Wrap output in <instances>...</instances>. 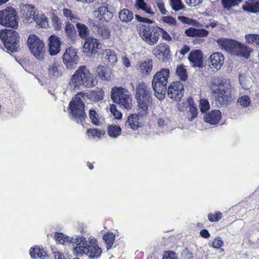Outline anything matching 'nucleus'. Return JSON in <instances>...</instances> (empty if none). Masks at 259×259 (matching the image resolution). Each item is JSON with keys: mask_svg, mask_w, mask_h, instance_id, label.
<instances>
[{"mask_svg": "<svg viewBox=\"0 0 259 259\" xmlns=\"http://www.w3.org/2000/svg\"><path fill=\"white\" fill-rule=\"evenodd\" d=\"M74 246L72 252L74 255L88 256L90 259H97L102 253L101 248L99 246L98 241L94 237H90L88 241L82 236H76L70 240Z\"/></svg>", "mask_w": 259, "mask_h": 259, "instance_id": "nucleus-1", "label": "nucleus"}, {"mask_svg": "<svg viewBox=\"0 0 259 259\" xmlns=\"http://www.w3.org/2000/svg\"><path fill=\"white\" fill-rule=\"evenodd\" d=\"M97 83L94 76L84 66H80L72 76L69 86L73 90L78 89L83 85L87 88H92Z\"/></svg>", "mask_w": 259, "mask_h": 259, "instance_id": "nucleus-2", "label": "nucleus"}, {"mask_svg": "<svg viewBox=\"0 0 259 259\" xmlns=\"http://www.w3.org/2000/svg\"><path fill=\"white\" fill-rule=\"evenodd\" d=\"M111 98L113 102L118 104L122 109L129 110L133 106V96L130 92L124 88L114 87L111 89Z\"/></svg>", "mask_w": 259, "mask_h": 259, "instance_id": "nucleus-3", "label": "nucleus"}, {"mask_svg": "<svg viewBox=\"0 0 259 259\" xmlns=\"http://www.w3.org/2000/svg\"><path fill=\"white\" fill-rule=\"evenodd\" d=\"M150 91V89L144 82L139 83L136 88L135 98L143 114L147 112L149 106L151 104Z\"/></svg>", "mask_w": 259, "mask_h": 259, "instance_id": "nucleus-4", "label": "nucleus"}, {"mask_svg": "<svg viewBox=\"0 0 259 259\" xmlns=\"http://www.w3.org/2000/svg\"><path fill=\"white\" fill-rule=\"evenodd\" d=\"M85 95V94L82 92L78 93L69 104L73 118L77 123L81 124L87 117V115L84 111L83 102Z\"/></svg>", "mask_w": 259, "mask_h": 259, "instance_id": "nucleus-5", "label": "nucleus"}, {"mask_svg": "<svg viewBox=\"0 0 259 259\" xmlns=\"http://www.w3.org/2000/svg\"><path fill=\"white\" fill-rule=\"evenodd\" d=\"M0 25L17 28L18 16L17 12L13 7H8L0 11Z\"/></svg>", "mask_w": 259, "mask_h": 259, "instance_id": "nucleus-6", "label": "nucleus"}, {"mask_svg": "<svg viewBox=\"0 0 259 259\" xmlns=\"http://www.w3.org/2000/svg\"><path fill=\"white\" fill-rule=\"evenodd\" d=\"M27 43L33 55L38 60H42L46 53L43 41L36 35L30 34L28 38Z\"/></svg>", "mask_w": 259, "mask_h": 259, "instance_id": "nucleus-7", "label": "nucleus"}, {"mask_svg": "<svg viewBox=\"0 0 259 259\" xmlns=\"http://www.w3.org/2000/svg\"><path fill=\"white\" fill-rule=\"evenodd\" d=\"M230 88L231 85L228 81L221 82L218 85L212 83L211 89L218 95L217 100L220 104H224L228 100L230 96Z\"/></svg>", "mask_w": 259, "mask_h": 259, "instance_id": "nucleus-8", "label": "nucleus"}, {"mask_svg": "<svg viewBox=\"0 0 259 259\" xmlns=\"http://www.w3.org/2000/svg\"><path fill=\"white\" fill-rule=\"evenodd\" d=\"M159 27L150 26L149 25H142L141 28L140 34L142 38L149 45H153L156 43L158 39L159 34L157 32Z\"/></svg>", "mask_w": 259, "mask_h": 259, "instance_id": "nucleus-9", "label": "nucleus"}, {"mask_svg": "<svg viewBox=\"0 0 259 259\" xmlns=\"http://www.w3.org/2000/svg\"><path fill=\"white\" fill-rule=\"evenodd\" d=\"M76 49L72 47L66 49L63 55V62L68 69H73L77 65L79 57Z\"/></svg>", "mask_w": 259, "mask_h": 259, "instance_id": "nucleus-10", "label": "nucleus"}, {"mask_svg": "<svg viewBox=\"0 0 259 259\" xmlns=\"http://www.w3.org/2000/svg\"><path fill=\"white\" fill-rule=\"evenodd\" d=\"M184 89L183 83L180 81L173 82L167 90V95L174 101H179L184 96Z\"/></svg>", "mask_w": 259, "mask_h": 259, "instance_id": "nucleus-11", "label": "nucleus"}, {"mask_svg": "<svg viewBox=\"0 0 259 259\" xmlns=\"http://www.w3.org/2000/svg\"><path fill=\"white\" fill-rule=\"evenodd\" d=\"M8 38L5 41V47L12 52L17 51L19 47V35L15 30L8 33Z\"/></svg>", "mask_w": 259, "mask_h": 259, "instance_id": "nucleus-12", "label": "nucleus"}, {"mask_svg": "<svg viewBox=\"0 0 259 259\" xmlns=\"http://www.w3.org/2000/svg\"><path fill=\"white\" fill-rule=\"evenodd\" d=\"M21 13L25 23L28 24L33 22L36 14L35 7L30 5H23L21 8Z\"/></svg>", "mask_w": 259, "mask_h": 259, "instance_id": "nucleus-13", "label": "nucleus"}, {"mask_svg": "<svg viewBox=\"0 0 259 259\" xmlns=\"http://www.w3.org/2000/svg\"><path fill=\"white\" fill-rule=\"evenodd\" d=\"M136 68L142 77L148 76L150 74L152 70V61L150 60L140 61L137 62Z\"/></svg>", "mask_w": 259, "mask_h": 259, "instance_id": "nucleus-14", "label": "nucleus"}, {"mask_svg": "<svg viewBox=\"0 0 259 259\" xmlns=\"http://www.w3.org/2000/svg\"><path fill=\"white\" fill-rule=\"evenodd\" d=\"M237 43L234 46L232 53L238 57H243L245 59H248L250 57V53L252 51V49L239 41H237Z\"/></svg>", "mask_w": 259, "mask_h": 259, "instance_id": "nucleus-15", "label": "nucleus"}, {"mask_svg": "<svg viewBox=\"0 0 259 259\" xmlns=\"http://www.w3.org/2000/svg\"><path fill=\"white\" fill-rule=\"evenodd\" d=\"M162 72L158 71L154 76L152 87L155 96L159 100L162 99Z\"/></svg>", "mask_w": 259, "mask_h": 259, "instance_id": "nucleus-16", "label": "nucleus"}, {"mask_svg": "<svg viewBox=\"0 0 259 259\" xmlns=\"http://www.w3.org/2000/svg\"><path fill=\"white\" fill-rule=\"evenodd\" d=\"M100 42L99 40L93 37H88L85 39L83 45V51L91 54L97 53L99 48Z\"/></svg>", "mask_w": 259, "mask_h": 259, "instance_id": "nucleus-17", "label": "nucleus"}, {"mask_svg": "<svg viewBox=\"0 0 259 259\" xmlns=\"http://www.w3.org/2000/svg\"><path fill=\"white\" fill-rule=\"evenodd\" d=\"M49 52L51 55L54 56L60 51L61 39L56 35H51L49 39Z\"/></svg>", "mask_w": 259, "mask_h": 259, "instance_id": "nucleus-18", "label": "nucleus"}, {"mask_svg": "<svg viewBox=\"0 0 259 259\" xmlns=\"http://www.w3.org/2000/svg\"><path fill=\"white\" fill-rule=\"evenodd\" d=\"M209 66L211 68L219 70L224 63V57L221 53L212 54L209 57Z\"/></svg>", "mask_w": 259, "mask_h": 259, "instance_id": "nucleus-19", "label": "nucleus"}, {"mask_svg": "<svg viewBox=\"0 0 259 259\" xmlns=\"http://www.w3.org/2000/svg\"><path fill=\"white\" fill-rule=\"evenodd\" d=\"M140 126V122L139 115L137 114H132L127 117L124 125L122 126V128L126 130H137Z\"/></svg>", "mask_w": 259, "mask_h": 259, "instance_id": "nucleus-20", "label": "nucleus"}, {"mask_svg": "<svg viewBox=\"0 0 259 259\" xmlns=\"http://www.w3.org/2000/svg\"><path fill=\"white\" fill-rule=\"evenodd\" d=\"M218 45L219 46L222 50H225L227 52H232L234 46L237 44V41L233 39H230L226 38L221 37L217 39H214Z\"/></svg>", "mask_w": 259, "mask_h": 259, "instance_id": "nucleus-21", "label": "nucleus"}, {"mask_svg": "<svg viewBox=\"0 0 259 259\" xmlns=\"http://www.w3.org/2000/svg\"><path fill=\"white\" fill-rule=\"evenodd\" d=\"M62 67L59 61L54 60L50 64L48 68L49 75L55 77H58L62 74Z\"/></svg>", "mask_w": 259, "mask_h": 259, "instance_id": "nucleus-22", "label": "nucleus"}, {"mask_svg": "<svg viewBox=\"0 0 259 259\" xmlns=\"http://www.w3.org/2000/svg\"><path fill=\"white\" fill-rule=\"evenodd\" d=\"M189 60L194 67H201L203 63L202 54L199 50H194L190 52Z\"/></svg>", "mask_w": 259, "mask_h": 259, "instance_id": "nucleus-23", "label": "nucleus"}, {"mask_svg": "<svg viewBox=\"0 0 259 259\" xmlns=\"http://www.w3.org/2000/svg\"><path fill=\"white\" fill-rule=\"evenodd\" d=\"M221 118V113L219 110H212L210 113L205 114L203 116V120L205 122L211 125L217 124Z\"/></svg>", "mask_w": 259, "mask_h": 259, "instance_id": "nucleus-24", "label": "nucleus"}, {"mask_svg": "<svg viewBox=\"0 0 259 259\" xmlns=\"http://www.w3.org/2000/svg\"><path fill=\"white\" fill-rule=\"evenodd\" d=\"M95 13H97V17L100 20L104 19L107 22L111 20L113 16V13L109 10L105 5L101 6Z\"/></svg>", "mask_w": 259, "mask_h": 259, "instance_id": "nucleus-25", "label": "nucleus"}, {"mask_svg": "<svg viewBox=\"0 0 259 259\" xmlns=\"http://www.w3.org/2000/svg\"><path fill=\"white\" fill-rule=\"evenodd\" d=\"M64 30L67 38L72 43H75L77 36L76 30L73 25L71 24L69 21L66 22Z\"/></svg>", "mask_w": 259, "mask_h": 259, "instance_id": "nucleus-26", "label": "nucleus"}, {"mask_svg": "<svg viewBox=\"0 0 259 259\" xmlns=\"http://www.w3.org/2000/svg\"><path fill=\"white\" fill-rule=\"evenodd\" d=\"M147 2L148 0H136V7L138 10H142L145 14L153 15L154 13Z\"/></svg>", "mask_w": 259, "mask_h": 259, "instance_id": "nucleus-27", "label": "nucleus"}, {"mask_svg": "<svg viewBox=\"0 0 259 259\" xmlns=\"http://www.w3.org/2000/svg\"><path fill=\"white\" fill-rule=\"evenodd\" d=\"M104 61L110 65H114L117 61L116 53L111 50H106L103 54Z\"/></svg>", "mask_w": 259, "mask_h": 259, "instance_id": "nucleus-28", "label": "nucleus"}, {"mask_svg": "<svg viewBox=\"0 0 259 259\" xmlns=\"http://www.w3.org/2000/svg\"><path fill=\"white\" fill-rule=\"evenodd\" d=\"M240 83L242 88L245 90H249L252 85V78L249 76V74H241L239 76Z\"/></svg>", "mask_w": 259, "mask_h": 259, "instance_id": "nucleus-29", "label": "nucleus"}, {"mask_svg": "<svg viewBox=\"0 0 259 259\" xmlns=\"http://www.w3.org/2000/svg\"><path fill=\"white\" fill-rule=\"evenodd\" d=\"M30 254L31 257L34 258H39L45 259L48 257L47 252L39 247L31 248L30 249Z\"/></svg>", "mask_w": 259, "mask_h": 259, "instance_id": "nucleus-30", "label": "nucleus"}, {"mask_svg": "<svg viewBox=\"0 0 259 259\" xmlns=\"http://www.w3.org/2000/svg\"><path fill=\"white\" fill-rule=\"evenodd\" d=\"M118 16L120 21L123 22L128 23L133 20L134 14L127 9H123L119 11L118 13Z\"/></svg>", "mask_w": 259, "mask_h": 259, "instance_id": "nucleus-31", "label": "nucleus"}, {"mask_svg": "<svg viewBox=\"0 0 259 259\" xmlns=\"http://www.w3.org/2000/svg\"><path fill=\"white\" fill-rule=\"evenodd\" d=\"M105 134V131L100 128H88L86 131V134L89 139L96 138L100 139L104 136Z\"/></svg>", "mask_w": 259, "mask_h": 259, "instance_id": "nucleus-32", "label": "nucleus"}, {"mask_svg": "<svg viewBox=\"0 0 259 259\" xmlns=\"http://www.w3.org/2000/svg\"><path fill=\"white\" fill-rule=\"evenodd\" d=\"M33 21H35L36 25L40 28H47L49 25L48 18L42 13L36 14Z\"/></svg>", "mask_w": 259, "mask_h": 259, "instance_id": "nucleus-33", "label": "nucleus"}, {"mask_svg": "<svg viewBox=\"0 0 259 259\" xmlns=\"http://www.w3.org/2000/svg\"><path fill=\"white\" fill-rule=\"evenodd\" d=\"M63 16L66 18L68 21L74 22L76 20H80L79 17L74 12L70 9L64 8L62 10Z\"/></svg>", "mask_w": 259, "mask_h": 259, "instance_id": "nucleus-34", "label": "nucleus"}, {"mask_svg": "<svg viewBox=\"0 0 259 259\" xmlns=\"http://www.w3.org/2000/svg\"><path fill=\"white\" fill-rule=\"evenodd\" d=\"M76 26L78 29L79 36L82 39L88 38V36L90 34V30L88 27L85 25L80 23H77Z\"/></svg>", "mask_w": 259, "mask_h": 259, "instance_id": "nucleus-35", "label": "nucleus"}, {"mask_svg": "<svg viewBox=\"0 0 259 259\" xmlns=\"http://www.w3.org/2000/svg\"><path fill=\"white\" fill-rule=\"evenodd\" d=\"M178 19L183 23L191 25L195 27H202L203 25L196 20L185 16H178Z\"/></svg>", "mask_w": 259, "mask_h": 259, "instance_id": "nucleus-36", "label": "nucleus"}, {"mask_svg": "<svg viewBox=\"0 0 259 259\" xmlns=\"http://www.w3.org/2000/svg\"><path fill=\"white\" fill-rule=\"evenodd\" d=\"M121 132V128L118 125L110 124L108 126L107 133L111 137L117 138L120 135Z\"/></svg>", "mask_w": 259, "mask_h": 259, "instance_id": "nucleus-37", "label": "nucleus"}, {"mask_svg": "<svg viewBox=\"0 0 259 259\" xmlns=\"http://www.w3.org/2000/svg\"><path fill=\"white\" fill-rule=\"evenodd\" d=\"M89 114L91 121L93 124L99 126L102 124V118L95 110L91 109Z\"/></svg>", "mask_w": 259, "mask_h": 259, "instance_id": "nucleus-38", "label": "nucleus"}, {"mask_svg": "<svg viewBox=\"0 0 259 259\" xmlns=\"http://www.w3.org/2000/svg\"><path fill=\"white\" fill-rule=\"evenodd\" d=\"M97 33L103 39H108L110 36V31L109 28L104 26H99Z\"/></svg>", "mask_w": 259, "mask_h": 259, "instance_id": "nucleus-39", "label": "nucleus"}, {"mask_svg": "<svg viewBox=\"0 0 259 259\" xmlns=\"http://www.w3.org/2000/svg\"><path fill=\"white\" fill-rule=\"evenodd\" d=\"M198 115V110L194 103L192 106H190L189 109L187 111V117L189 121H193Z\"/></svg>", "mask_w": 259, "mask_h": 259, "instance_id": "nucleus-40", "label": "nucleus"}, {"mask_svg": "<svg viewBox=\"0 0 259 259\" xmlns=\"http://www.w3.org/2000/svg\"><path fill=\"white\" fill-rule=\"evenodd\" d=\"M246 42L259 46V35L256 34H248L245 35Z\"/></svg>", "mask_w": 259, "mask_h": 259, "instance_id": "nucleus-41", "label": "nucleus"}, {"mask_svg": "<svg viewBox=\"0 0 259 259\" xmlns=\"http://www.w3.org/2000/svg\"><path fill=\"white\" fill-rule=\"evenodd\" d=\"M103 239L107 243V248L109 250L113 244L115 240V235L111 232H108L103 236Z\"/></svg>", "mask_w": 259, "mask_h": 259, "instance_id": "nucleus-42", "label": "nucleus"}, {"mask_svg": "<svg viewBox=\"0 0 259 259\" xmlns=\"http://www.w3.org/2000/svg\"><path fill=\"white\" fill-rule=\"evenodd\" d=\"M54 238L57 243L64 244L66 242H70L71 238H69L61 233H56Z\"/></svg>", "mask_w": 259, "mask_h": 259, "instance_id": "nucleus-43", "label": "nucleus"}, {"mask_svg": "<svg viewBox=\"0 0 259 259\" xmlns=\"http://www.w3.org/2000/svg\"><path fill=\"white\" fill-rule=\"evenodd\" d=\"M251 99L247 95H242L239 97L237 100V103L242 107H247L251 103Z\"/></svg>", "mask_w": 259, "mask_h": 259, "instance_id": "nucleus-44", "label": "nucleus"}, {"mask_svg": "<svg viewBox=\"0 0 259 259\" xmlns=\"http://www.w3.org/2000/svg\"><path fill=\"white\" fill-rule=\"evenodd\" d=\"M194 103L192 98H189L187 100L182 103L179 104L178 105V109L179 111L183 112L185 109L189 108L190 106Z\"/></svg>", "mask_w": 259, "mask_h": 259, "instance_id": "nucleus-45", "label": "nucleus"}, {"mask_svg": "<svg viewBox=\"0 0 259 259\" xmlns=\"http://www.w3.org/2000/svg\"><path fill=\"white\" fill-rule=\"evenodd\" d=\"M170 2L172 10L175 11L183 10L185 8L182 0H170Z\"/></svg>", "mask_w": 259, "mask_h": 259, "instance_id": "nucleus-46", "label": "nucleus"}, {"mask_svg": "<svg viewBox=\"0 0 259 259\" xmlns=\"http://www.w3.org/2000/svg\"><path fill=\"white\" fill-rule=\"evenodd\" d=\"M223 7L228 10L232 7L237 6L241 2V0H222Z\"/></svg>", "mask_w": 259, "mask_h": 259, "instance_id": "nucleus-47", "label": "nucleus"}, {"mask_svg": "<svg viewBox=\"0 0 259 259\" xmlns=\"http://www.w3.org/2000/svg\"><path fill=\"white\" fill-rule=\"evenodd\" d=\"M108 109L110 111L111 114L114 117L115 119H121L122 114L119 111L117 110L116 106L115 104L110 105Z\"/></svg>", "mask_w": 259, "mask_h": 259, "instance_id": "nucleus-48", "label": "nucleus"}, {"mask_svg": "<svg viewBox=\"0 0 259 259\" xmlns=\"http://www.w3.org/2000/svg\"><path fill=\"white\" fill-rule=\"evenodd\" d=\"M176 72L181 80H186L187 79V70L183 65L177 67Z\"/></svg>", "mask_w": 259, "mask_h": 259, "instance_id": "nucleus-49", "label": "nucleus"}, {"mask_svg": "<svg viewBox=\"0 0 259 259\" xmlns=\"http://www.w3.org/2000/svg\"><path fill=\"white\" fill-rule=\"evenodd\" d=\"M52 22L54 28L57 30H59L62 28V21L56 16H54L52 18Z\"/></svg>", "mask_w": 259, "mask_h": 259, "instance_id": "nucleus-50", "label": "nucleus"}, {"mask_svg": "<svg viewBox=\"0 0 259 259\" xmlns=\"http://www.w3.org/2000/svg\"><path fill=\"white\" fill-rule=\"evenodd\" d=\"M98 74L103 79L108 80L109 76L106 73V67L103 66H100L97 68Z\"/></svg>", "mask_w": 259, "mask_h": 259, "instance_id": "nucleus-51", "label": "nucleus"}, {"mask_svg": "<svg viewBox=\"0 0 259 259\" xmlns=\"http://www.w3.org/2000/svg\"><path fill=\"white\" fill-rule=\"evenodd\" d=\"M222 218V214L221 212H216L214 214L209 213L208 214V219L209 221L218 222Z\"/></svg>", "mask_w": 259, "mask_h": 259, "instance_id": "nucleus-52", "label": "nucleus"}, {"mask_svg": "<svg viewBox=\"0 0 259 259\" xmlns=\"http://www.w3.org/2000/svg\"><path fill=\"white\" fill-rule=\"evenodd\" d=\"M199 106L200 111L202 112H206L210 108L209 103L208 101L206 99L200 100Z\"/></svg>", "mask_w": 259, "mask_h": 259, "instance_id": "nucleus-53", "label": "nucleus"}, {"mask_svg": "<svg viewBox=\"0 0 259 259\" xmlns=\"http://www.w3.org/2000/svg\"><path fill=\"white\" fill-rule=\"evenodd\" d=\"M224 244L223 241L221 239V237H218L215 238L212 242L211 246L214 248H220Z\"/></svg>", "mask_w": 259, "mask_h": 259, "instance_id": "nucleus-54", "label": "nucleus"}, {"mask_svg": "<svg viewBox=\"0 0 259 259\" xmlns=\"http://www.w3.org/2000/svg\"><path fill=\"white\" fill-rule=\"evenodd\" d=\"M163 48H164V50L163 51V61L166 62L168 61L170 57V51L168 46L163 45Z\"/></svg>", "mask_w": 259, "mask_h": 259, "instance_id": "nucleus-55", "label": "nucleus"}, {"mask_svg": "<svg viewBox=\"0 0 259 259\" xmlns=\"http://www.w3.org/2000/svg\"><path fill=\"white\" fill-rule=\"evenodd\" d=\"M209 31L205 29L197 28L196 37H204L207 36Z\"/></svg>", "mask_w": 259, "mask_h": 259, "instance_id": "nucleus-56", "label": "nucleus"}, {"mask_svg": "<svg viewBox=\"0 0 259 259\" xmlns=\"http://www.w3.org/2000/svg\"><path fill=\"white\" fill-rule=\"evenodd\" d=\"M163 22L170 25H175L176 24L175 18L169 16L163 17Z\"/></svg>", "mask_w": 259, "mask_h": 259, "instance_id": "nucleus-57", "label": "nucleus"}, {"mask_svg": "<svg viewBox=\"0 0 259 259\" xmlns=\"http://www.w3.org/2000/svg\"><path fill=\"white\" fill-rule=\"evenodd\" d=\"M163 259H178L176 254L172 251H166Z\"/></svg>", "mask_w": 259, "mask_h": 259, "instance_id": "nucleus-58", "label": "nucleus"}, {"mask_svg": "<svg viewBox=\"0 0 259 259\" xmlns=\"http://www.w3.org/2000/svg\"><path fill=\"white\" fill-rule=\"evenodd\" d=\"M197 28L191 27L185 30V34L189 37H196Z\"/></svg>", "mask_w": 259, "mask_h": 259, "instance_id": "nucleus-59", "label": "nucleus"}, {"mask_svg": "<svg viewBox=\"0 0 259 259\" xmlns=\"http://www.w3.org/2000/svg\"><path fill=\"white\" fill-rule=\"evenodd\" d=\"M94 96L97 101H100L103 99L104 92L102 90H98L94 93Z\"/></svg>", "mask_w": 259, "mask_h": 259, "instance_id": "nucleus-60", "label": "nucleus"}, {"mask_svg": "<svg viewBox=\"0 0 259 259\" xmlns=\"http://www.w3.org/2000/svg\"><path fill=\"white\" fill-rule=\"evenodd\" d=\"M153 54L157 58L159 59H161L162 50L161 47L160 46H158L156 47L153 50Z\"/></svg>", "mask_w": 259, "mask_h": 259, "instance_id": "nucleus-61", "label": "nucleus"}, {"mask_svg": "<svg viewBox=\"0 0 259 259\" xmlns=\"http://www.w3.org/2000/svg\"><path fill=\"white\" fill-rule=\"evenodd\" d=\"M113 31L117 36H120L122 33V27L120 25L116 24L113 26Z\"/></svg>", "mask_w": 259, "mask_h": 259, "instance_id": "nucleus-62", "label": "nucleus"}, {"mask_svg": "<svg viewBox=\"0 0 259 259\" xmlns=\"http://www.w3.org/2000/svg\"><path fill=\"white\" fill-rule=\"evenodd\" d=\"M185 1L190 7H195L202 2V0H185Z\"/></svg>", "mask_w": 259, "mask_h": 259, "instance_id": "nucleus-63", "label": "nucleus"}, {"mask_svg": "<svg viewBox=\"0 0 259 259\" xmlns=\"http://www.w3.org/2000/svg\"><path fill=\"white\" fill-rule=\"evenodd\" d=\"M250 11L252 13L259 12V1L250 6Z\"/></svg>", "mask_w": 259, "mask_h": 259, "instance_id": "nucleus-64", "label": "nucleus"}]
</instances>
